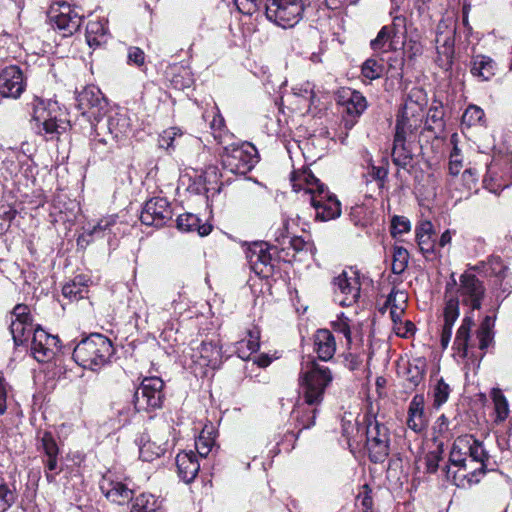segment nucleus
I'll list each match as a JSON object with an SVG mask.
<instances>
[{
  "mask_svg": "<svg viewBox=\"0 0 512 512\" xmlns=\"http://www.w3.org/2000/svg\"><path fill=\"white\" fill-rule=\"evenodd\" d=\"M251 269L261 277H268L273 272L272 256L266 243L255 242L246 252Z\"/></svg>",
  "mask_w": 512,
  "mask_h": 512,
  "instance_id": "obj_21",
  "label": "nucleus"
},
{
  "mask_svg": "<svg viewBox=\"0 0 512 512\" xmlns=\"http://www.w3.org/2000/svg\"><path fill=\"white\" fill-rule=\"evenodd\" d=\"M45 463V475L48 482L55 481V475L57 474L56 470L58 468V456L47 457L44 461Z\"/></svg>",
  "mask_w": 512,
  "mask_h": 512,
  "instance_id": "obj_61",
  "label": "nucleus"
},
{
  "mask_svg": "<svg viewBox=\"0 0 512 512\" xmlns=\"http://www.w3.org/2000/svg\"><path fill=\"white\" fill-rule=\"evenodd\" d=\"M497 71L496 62L487 55H473L470 62L471 74L481 81L490 80Z\"/></svg>",
  "mask_w": 512,
  "mask_h": 512,
  "instance_id": "obj_26",
  "label": "nucleus"
},
{
  "mask_svg": "<svg viewBox=\"0 0 512 512\" xmlns=\"http://www.w3.org/2000/svg\"><path fill=\"white\" fill-rule=\"evenodd\" d=\"M16 499L15 492L0 480V512H5Z\"/></svg>",
  "mask_w": 512,
  "mask_h": 512,
  "instance_id": "obj_53",
  "label": "nucleus"
},
{
  "mask_svg": "<svg viewBox=\"0 0 512 512\" xmlns=\"http://www.w3.org/2000/svg\"><path fill=\"white\" fill-rule=\"evenodd\" d=\"M41 447L46 457L58 456V445L50 432H44L41 437Z\"/></svg>",
  "mask_w": 512,
  "mask_h": 512,
  "instance_id": "obj_55",
  "label": "nucleus"
},
{
  "mask_svg": "<svg viewBox=\"0 0 512 512\" xmlns=\"http://www.w3.org/2000/svg\"><path fill=\"white\" fill-rule=\"evenodd\" d=\"M213 445L214 439L209 435H205L204 431H202L195 440L196 451L201 457H206L210 453Z\"/></svg>",
  "mask_w": 512,
  "mask_h": 512,
  "instance_id": "obj_56",
  "label": "nucleus"
},
{
  "mask_svg": "<svg viewBox=\"0 0 512 512\" xmlns=\"http://www.w3.org/2000/svg\"><path fill=\"white\" fill-rule=\"evenodd\" d=\"M299 180L304 182V187L291 179L293 190L298 192L304 190L309 196L310 203L315 209L316 218L321 221L336 219L341 215V204L335 195H332L325 184L315 177L310 171H303Z\"/></svg>",
  "mask_w": 512,
  "mask_h": 512,
  "instance_id": "obj_4",
  "label": "nucleus"
},
{
  "mask_svg": "<svg viewBox=\"0 0 512 512\" xmlns=\"http://www.w3.org/2000/svg\"><path fill=\"white\" fill-rule=\"evenodd\" d=\"M457 286L454 274L451 282L445 288V306L443 309L444 323L441 330L440 342L443 349H446L452 337L454 323L460 315L459 303L468 306L471 310H479L482 306L486 288L483 282L473 273L466 271L459 277V284L456 295L452 290Z\"/></svg>",
  "mask_w": 512,
  "mask_h": 512,
  "instance_id": "obj_3",
  "label": "nucleus"
},
{
  "mask_svg": "<svg viewBox=\"0 0 512 512\" xmlns=\"http://www.w3.org/2000/svg\"><path fill=\"white\" fill-rule=\"evenodd\" d=\"M177 228L183 232L196 231L200 236H206L211 232V226L201 224L200 218L192 213L181 214L177 217Z\"/></svg>",
  "mask_w": 512,
  "mask_h": 512,
  "instance_id": "obj_33",
  "label": "nucleus"
},
{
  "mask_svg": "<svg viewBox=\"0 0 512 512\" xmlns=\"http://www.w3.org/2000/svg\"><path fill=\"white\" fill-rule=\"evenodd\" d=\"M431 396L433 398V407L435 409H439L442 405H444L450 396L451 388L445 380L440 377L435 380H431Z\"/></svg>",
  "mask_w": 512,
  "mask_h": 512,
  "instance_id": "obj_36",
  "label": "nucleus"
},
{
  "mask_svg": "<svg viewBox=\"0 0 512 512\" xmlns=\"http://www.w3.org/2000/svg\"><path fill=\"white\" fill-rule=\"evenodd\" d=\"M176 466L179 477L185 483H191L200 469V464L193 451L179 453L176 456Z\"/></svg>",
  "mask_w": 512,
  "mask_h": 512,
  "instance_id": "obj_25",
  "label": "nucleus"
},
{
  "mask_svg": "<svg viewBox=\"0 0 512 512\" xmlns=\"http://www.w3.org/2000/svg\"><path fill=\"white\" fill-rule=\"evenodd\" d=\"M117 223L116 215H108L101 218L96 225L88 228V235H95L96 237L105 236L106 232H111V229Z\"/></svg>",
  "mask_w": 512,
  "mask_h": 512,
  "instance_id": "obj_46",
  "label": "nucleus"
},
{
  "mask_svg": "<svg viewBox=\"0 0 512 512\" xmlns=\"http://www.w3.org/2000/svg\"><path fill=\"white\" fill-rule=\"evenodd\" d=\"M477 338L479 340V348L481 350L487 349L493 341V331L479 330L477 331Z\"/></svg>",
  "mask_w": 512,
  "mask_h": 512,
  "instance_id": "obj_64",
  "label": "nucleus"
},
{
  "mask_svg": "<svg viewBox=\"0 0 512 512\" xmlns=\"http://www.w3.org/2000/svg\"><path fill=\"white\" fill-rule=\"evenodd\" d=\"M435 43L441 66L450 69L455 52V34L436 35Z\"/></svg>",
  "mask_w": 512,
  "mask_h": 512,
  "instance_id": "obj_30",
  "label": "nucleus"
},
{
  "mask_svg": "<svg viewBox=\"0 0 512 512\" xmlns=\"http://www.w3.org/2000/svg\"><path fill=\"white\" fill-rule=\"evenodd\" d=\"M114 352L113 343L108 337L92 333L75 346L73 359L84 369L99 371L110 363Z\"/></svg>",
  "mask_w": 512,
  "mask_h": 512,
  "instance_id": "obj_5",
  "label": "nucleus"
},
{
  "mask_svg": "<svg viewBox=\"0 0 512 512\" xmlns=\"http://www.w3.org/2000/svg\"><path fill=\"white\" fill-rule=\"evenodd\" d=\"M428 425L425 413V399L423 394H416L409 403L407 426L414 432L420 433Z\"/></svg>",
  "mask_w": 512,
  "mask_h": 512,
  "instance_id": "obj_23",
  "label": "nucleus"
},
{
  "mask_svg": "<svg viewBox=\"0 0 512 512\" xmlns=\"http://www.w3.org/2000/svg\"><path fill=\"white\" fill-rule=\"evenodd\" d=\"M457 21L453 16H444L436 27V35L456 34Z\"/></svg>",
  "mask_w": 512,
  "mask_h": 512,
  "instance_id": "obj_57",
  "label": "nucleus"
},
{
  "mask_svg": "<svg viewBox=\"0 0 512 512\" xmlns=\"http://www.w3.org/2000/svg\"><path fill=\"white\" fill-rule=\"evenodd\" d=\"M491 396L496 412V422H503L509 415V405L507 399L500 389H493Z\"/></svg>",
  "mask_w": 512,
  "mask_h": 512,
  "instance_id": "obj_43",
  "label": "nucleus"
},
{
  "mask_svg": "<svg viewBox=\"0 0 512 512\" xmlns=\"http://www.w3.org/2000/svg\"><path fill=\"white\" fill-rule=\"evenodd\" d=\"M366 448L373 463H383L390 453L389 429L375 416L367 419Z\"/></svg>",
  "mask_w": 512,
  "mask_h": 512,
  "instance_id": "obj_10",
  "label": "nucleus"
},
{
  "mask_svg": "<svg viewBox=\"0 0 512 512\" xmlns=\"http://www.w3.org/2000/svg\"><path fill=\"white\" fill-rule=\"evenodd\" d=\"M76 107L91 125L108 112V102L96 86H87L77 94Z\"/></svg>",
  "mask_w": 512,
  "mask_h": 512,
  "instance_id": "obj_14",
  "label": "nucleus"
},
{
  "mask_svg": "<svg viewBox=\"0 0 512 512\" xmlns=\"http://www.w3.org/2000/svg\"><path fill=\"white\" fill-rule=\"evenodd\" d=\"M315 351L318 358L323 361L330 360L336 351L335 338L327 329H320L315 334Z\"/></svg>",
  "mask_w": 512,
  "mask_h": 512,
  "instance_id": "obj_29",
  "label": "nucleus"
},
{
  "mask_svg": "<svg viewBox=\"0 0 512 512\" xmlns=\"http://www.w3.org/2000/svg\"><path fill=\"white\" fill-rule=\"evenodd\" d=\"M407 294L403 291L393 288L389 293L384 308L389 307L390 310H396V307L406 309Z\"/></svg>",
  "mask_w": 512,
  "mask_h": 512,
  "instance_id": "obj_49",
  "label": "nucleus"
},
{
  "mask_svg": "<svg viewBox=\"0 0 512 512\" xmlns=\"http://www.w3.org/2000/svg\"><path fill=\"white\" fill-rule=\"evenodd\" d=\"M50 25L64 37L73 35L81 27L83 16L79 8L67 2H55L48 11Z\"/></svg>",
  "mask_w": 512,
  "mask_h": 512,
  "instance_id": "obj_11",
  "label": "nucleus"
},
{
  "mask_svg": "<svg viewBox=\"0 0 512 512\" xmlns=\"http://www.w3.org/2000/svg\"><path fill=\"white\" fill-rule=\"evenodd\" d=\"M303 0H266V18L284 29L294 27L303 17Z\"/></svg>",
  "mask_w": 512,
  "mask_h": 512,
  "instance_id": "obj_9",
  "label": "nucleus"
},
{
  "mask_svg": "<svg viewBox=\"0 0 512 512\" xmlns=\"http://www.w3.org/2000/svg\"><path fill=\"white\" fill-rule=\"evenodd\" d=\"M413 143L414 141L394 136L392 160L396 166L406 168L410 165L413 160Z\"/></svg>",
  "mask_w": 512,
  "mask_h": 512,
  "instance_id": "obj_31",
  "label": "nucleus"
},
{
  "mask_svg": "<svg viewBox=\"0 0 512 512\" xmlns=\"http://www.w3.org/2000/svg\"><path fill=\"white\" fill-rule=\"evenodd\" d=\"M239 12L245 15H252L258 10V0H234Z\"/></svg>",
  "mask_w": 512,
  "mask_h": 512,
  "instance_id": "obj_59",
  "label": "nucleus"
},
{
  "mask_svg": "<svg viewBox=\"0 0 512 512\" xmlns=\"http://www.w3.org/2000/svg\"><path fill=\"white\" fill-rule=\"evenodd\" d=\"M407 19L403 15L393 17V21L389 25H384L389 29L390 34L397 40L400 36H405Z\"/></svg>",
  "mask_w": 512,
  "mask_h": 512,
  "instance_id": "obj_54",
  "label": "nucleus"
},
{
  "mask_svg": "<svg viewBox=\"0 0 512 512\" xmlns=\"http://www.w3.org/2000/svg\"><path fill=\"white\" fill-rule=\"evenodd\" d=\"M230 141L227 140L226 144H221L223 147L221 153L223 169L235 175H246L258 162L257 150L249 142Z\"/></svg>",
  "mask_w": 512,
  "mask_h": 512,
  "instance_id": "obj_7",
  "label": "nucleus"
},
{
  "mask_svg": "<svg viewBox=\"0 0 512 512\" xmlns=\"http://www.w3.org/2000/svg\"><path fill=\"white\" fill-rule=\"evenodd\" d=\"M332 380L327 366L319 364L311 356L303 357L298 376V400L290 413L291 424L298 432L314 426L319 406Z\"/></svg>",
  "mask_w": 512,
  "mask_h": 512,
  "instance_id": "obj_1",
  "label": "nucleus"
},
{
  "mask_svg": "<svg viewBox=\"0 0 512 512\" xmlns=\"http://www.w3.org/2000/svg\"><path fill=\"white\" fill-rule=\"evenodd\" d=\"M160 502L149 493H142L137 496L131 506L130 512H159Z\"/></svg>",
  "mask_w": 512,
  "mask_h": 512,
  "instance_id": "obj_37",
  "label": "nucleus"
},
{
  "mask_svg": "<svg viewBox=\"0 0 512 512\" xmlns=\"http://www.w3.org/2000/svg\"><path fill=\"white\" fill-rule=\"evenodd\" d=\"M273 237L275 242H277L283 250L286 249V242L289 237V219L287 217H283L281 221V225L277 228H273Z\"/></svg>",
  "mask_w": 512,
  "mask_h": 512,
  "instance_id": "obj_51",
  "label": "nucleus"
},
{
  "mask_svg": "<svg viewBox=\"0 0 512 512\" xmlns=\"http://www.w3.org/2000/svg\"><path fill=\"white\" fill-rule=\"evenodd\" d=\"M333 286L335 301L341 306L353 305L360 296L358 279L355 276H348L345 271L334 278Z\"/></svg>",
  "mask_w": 512,
  "mask_h": 512,
  "instance_id": "obj_20",
  "label": "nucleus"
},
{
  "mask_svg": "<svg viewBox=\"0 0 512 512\" xmlns=\"http://www.w3.org/2000/svg\"><path fill=\"white\" fill-rule=\"evenodd\" d=\"M306 247L309 249L311 245L298 236L290 237L286 242V249L292 248L295 252L303 251Z\"/></svg>",
  "mask_w": 512,
  "mask_h": 512,
  "instance_id": "obj_63",
  "label": "nucleus"
},
{
  "mask_svg": "<svg viewBox=\"0 0 512 512\" xmlns=\"http://www.w3.org/2000/svg\"><path fill=\"white\" fill-rule=\"evenodd\" d=\"M31 105L32 117L39 134L52 140L66 131L69 125L66 109L61 107L58 101L36 96Z\"/></svg>",
  "mask_w": 512,
  "mask_h": 512,
  "instance_id": "obj_6",
  "label": "nucleus"
},
{
  "mask_svg": "<svg viewBox=\"0 0 512 512\" xmlns=\"http://www.w3.org/2000/svg\"><path fill=\"white\" fill-rule=\"evenodd\" d=\"M210 128L214 139L219 144H226L227 140H232L233 135L225 130L224 118L218 112H212Z\"/></svg>",
  "mask_w": 512,
  "mask_h": 512,
  "instance_id": "obj_41",
  "label": "nucleus"
},
{
  "mask_svg": "<svg viewBox=\"0 0 512 512\" xmlns=\"http://www.w3.org/2000/svg\"><path fill=\"white\" fill-rule=\"evenodd\" d=\"M397 45L396 39L390 34L387 27H382L375 39L371 40L370 46L375 52H386L395 50Z\"/></svg>",
  "mask_w": 512,
  "mask_h": 512,
  "instance_id": "obj_38",
  "label": "nucleus"
},
{
  "mask_svg": "<svg viewBox=\"0 0 512 512\" xmlns=\"http://www.w3.org/2000/svg\"><path fill=\"white\" fill-rule=\"evenodd\" d=\"M332 327L335 332L342 334L345 337L348 345L351 344V327L348 317L344 316V314H341L338 316L337 320L332 322Z\"/></svg>",
  "mask_w": 512,
  "mask_h": 512,
  "instance_id": "obj_52",
  "label": "nucleus"
},
{
  "mask_svg": "<svg viewBox=\"0 0 512 512\" xmlns=\"http://www.w3.org/2000/svg\"><path fill=\"white\" fill-rule=\"evenodd\" d=\"M26 78L17 65H8L0 69V96L7 99H19L26 90Z\"/></svg>",
  "mask_w": 512,
  "mask_h": 512,
  "instance_id": "obj_16",
  "label": "nucleus"
},
{
  "mask_svg": "<svg viewBox=\"0 0 512 512\" xmlns=\"http://www.w3.org/2000/svg\"><path fill=\"white\" fill-rule=\"evenodd\" d=\"M499 166L497 163H491L488 166L487 174L483 180L485 188L493 193L503 190L510 185V180L498 175Z\"/></svg>",
  "mask_w": 512,
  "mask_h": 512,
  "instance_id": "obj_35",
  "label": "nucleus"
},
{
  "mask_svg": "<svg viewBox=\"0 0 512 512\" xmlns=\"http://www.w3.org/2000/svg\"><path fill=\"white\" fill-rule=\"evenodd\" d=\"M415 233L417 244L424 255L433 254L436 252L434 227L430 221H421L417 225Z\"/></svg>",
  "mask_w": 512,
  "mask_h": 512,
  "instance_id": "obj_27",
  "label": "nucleus"
},
{
  "mask_svg": "<svg viewBox=\"0 0 512 512\" xmlns=\"http://www.w3.org/2000/svg\"><path fill=\"white\" fill-rule=\"evenodd\" d=\"M200 366L216 369L222 362L221 348L216 343L203 341L192 355Z\"/></svg>",
  "mask_w": 512,
  "mask_h": 512,
  "instance_id": "obj_24",
  "label": "nucleus"
},
{
  "mask_svg": "<svg viewBox=\"0 0 512 512\" xmlns=\"http://www.w3.org/2000/svg\"><path fill=\"white\" fill-rule=\"evenodd\" d=\"M449 462L450 465L445 467L446 477L460 488L478 483L487 470L494 469L495 464L483 443L468 434L455 439Z\"/></svg>",
  "mask_w": 512,
  "mask_h": 512,
  "instance_id": "obj_2",
  "label": "nucleus"
},
{
  "mask_svg": "<svg viewBox=\"0 0 512 512\" xmlns=\"http://www.w3.org/2000/svg\"><path fill=\"white\" fill-rule=\"evenodd\" d=\"M337 103L342 107L343 123L351 129L367 109V100L359 91L342 88L337 94Z\"/></svg>",
  "mask_w": 512,
  "mask_h": 512,
  "instance_id": "obj_15",
  "label": "nucleus"
},
{
  "mask_svg": "<svg viewBox=\"0 0 512 512\" xmlns=\"http://www.w3.org/2000/svg\"><path fill=\"white\" fill-rule=\"evenodd\" d=\"M85 37L87 44L92 48L107 43L109 39L107 21L104 19L90 20L86 26Z\"/></svg>",
  "mask_w": 512,
  "mask_h": 512,
  "instance_id": "obj_28",
  "label": "nucleus"
},
{
  "mask_svg": "<svg viewBox=\"0 0 512 512\" xmlns=\"http://www.w3.org/2000/svg\"><path fill=\"white\" fill-rule=\"evenodd\" d=\"M422 122L421 106L412 100H407L397 114L394 136L415 141Z\"/></svg>",
  "mask_w": 512,
  "mask_h": 512,
  "instance_id": "obj_12",
  "label": "nucleus"
},
{
  "mask_svg": "<svg viewBox=\"0 0 512 512\" xmlns=\"http://www.w3.org/2000/svg\"><path fill=\"white\" fill-rule=\"evenodd\" d=\"M484 115V111L480 107L476 105H470L462 115V123L466 124L467 126L476 125L477 123L481 122Z\"/></svg>",
  "mask_w": 512,
  "mask_h": 512,
  "instance_id": "obj_50",
  "label": "nucleus"
},
{
  "mask_svg": "<svg viewBox=\"0 0 512 512\" xmlns=\"http://www.w3.org/2000/svg\"><path fill=\"white\" fill-rule=\"evenodd\" d=\"M59 339L41 327H36L31 341V354L40 363L51 361L59 350Z\"/></svg>",
  "mask_w": 512,
  "mask_h": 512,
  "instance_id": "obj_18",
  "label": "nucleus"
},
{
  "mask_svg": "<svg viewBox=\"0 0 512 512\" xmlns=\"http://www.w3.org/2000/svg\"><path fill=\"white\" fill-rule=\"evenodd\" d=\"M104 117L102 116L92 125L95 148L98 145H109L111 148L113 143L125 140L131 131L130 119L126 114L111 112L106 118Z\"/></svg>",
  "mask_w": 512,
  "mask_h": 512,
  "instance_id": "obj_8",
  "label": "nucleus"
},
{
  "mask_svg": "<svg viewBox=\"0 0 512 512\" xmlns=\"http://www.w3.org/2000/svg\"><path fill=\"white\" fill-rule=\"evenodd\" d=\"M176 135H177L176 128H171L169 130L164 131V133L160 136L159 146L166 150L174 148L175 141H176Z\"/></svg>",
  "mask_w": 512,
  "mask_h": 512,
  "instance_id": "obj_60",
  "label": "nucleus"
},
{
  "mask_svg": "<svg viewBox=\"0 0 512 512\" xmlns=\"http://www.w3.org/2000/svg\"><path fill=\"white\" fill-rule=\"evenodd\" d=\"M85 293H87L86 285L77 278L66 283L62 288V295L69 300L82 299Z\"/></svg>",
  "mask_w": 512,
  "mask_h": 512,
  "instance_id": "obj_45",
  "label": "nucleus"
},
{
  "mask_svg": "<svg viewBox=\"0 0 512 512\" xmlns=\"http://www.w3.org/2000/svg\"><path fill=\"white\" fill-rule=\"evenodd\" d=\"M164 382L161 378L145 377L134 394V407L137 411H150L162 406Z\"/></svg>",
  "mask_w": 512,
  "mask_h": 512,
  "instance_id": "obj_13",
  "label": "nucleus"
},
{
  "mask_svg": "<svg viewBox=\"0 0 512 512\" xmlns=\"http://www.w3.org/2000/svg\"><path fill=\"white\" fill-rule=\"evenodd\" d=\"M474 325V321L471 316H465L461 322L460 327L456 332L454 340V348L461 353L463 357L467 356V350L470 341V332Z\"/></svg>",
  "mask_w": 512,
  "mask_h": 512,
  "instance_id": "obj_34",
  "label": "nucleus"
},
{
  "mask_svg": "<svg viewBox=\"0 0 512 512\" xmlns=\"http://www.w3.org/2000/svg\"><path fill=\"white\" fill-rule=\"evenodd\" d=\"M145 54L138 47H130L128 50V62L130 64H135L137 66H141L144 64Z\"/></svg>",
  "mask_w": 512,
  "mask_h": 512,
  "instance_id": "obj_62",
  "label": "nucleus"
},
{
  "mask_svg": "<svg viewBox=\"0 0 512 512\" xmlns=\"http://www.w3.org/2000/svg\"><path fill=\"white\" fill-rule=\"evenodd\" d=\"M411 229V223L404 216H394L391 220V234L395 237L397 234L407 233Z\"/></svg>",
  "mask_w": 512,
  "mask_h": 512,
  "instance_id": "obj_58",
  "label": "nucleus"
},
{
  "mask_svg": "<svg viewBox=\"0 0 512 512\" xmlns=\"http://www.w3.org/2000/svg\"><path fill=\"white\" fill-rule=\"evenodd\" d=\"M100 489L107 499L120 505L127 503L133 498V490L127 484L114 481L108 475L103 476L100 482Z\"/></svg>",
  "mask_w": 512,
  "mask_h": 512,
  "instance_id": "obj_22",
  "label": "nucleus"
},
{
  "mask_svg": "<svg viewBox=\"0 0 512 512\" xmlns=\"http://www.w3.org/2000/svg\"><path fill=\"white\" fill-rule=\"evenodd\" d=\"M443 113L438 108L429 109L425 121V129L440 133L444 129Z\"/></svg>",
  "mask_w": 512,
  "mask_h": 512,
  "instance_id": "obj_47",
  "label": "nucleus"
},
{
  "mask_svg": "<svg viewBox=\"0 0 512 512\" xmlns=\"http://www.w3.org/2000/svg\"><path fill=\"white\" fill-rule=\"evenodd\" d=\"M385 66L384 61L380 57H371L368 58L361 67V73L362 75L369 79V80H375L384 74Z\"/></svg>",
  "mask_w": 512,
  "mask_h": 512,
  "instance_id": "obj_40",
  "label": "nucleus"
},
{
  "mask_svg": "<svg viewBox=\"0 0 512 512\" xmlns=\"http://www.w3.org/2000/svg\"><path fill=\"white\" fill-rule=\"evenodd\" d=\"M409 253L404 247H395L393 251L392 272L402 274L408 264Z\"/></svg>",
  "mask_w": 512,
  "mask_h": 512,
  "instance_id": "obj_48",
  "label": "nucleus"
},
{
  "mask_svg": "<svg viewBox=\"0 0 512 512\" xmlns=\"http://www.w3.org/2000/svg\"><path fill=\"white\" fill-rule=\"evenodd\" d=\"M292 93L295 97L300 99L299 104H301L303 108H309L314 103V86L309 82L293 87Z\"/></svg>",
  "mask_w": 512,
  "mask_h": 512,
  "instance_id": "obj_44",
  "label": "nucleus"
},
{
  "mask_svg": "<svg viewBox=\"0 0 512 512\" xmlns=\"http://www.w3.org/2000/svg\"><path fill=\"white\" fill-rule=\"evenodd\" d=\"M13 319L10 324V332L16 346L26 343L30 336H33L34 328L29 308L26 305L18 304L12 312Z\"/></svg>",
  "mask_w": 512,
  "mask_h": 512,
  "instance_id": "obj_19",
  "label": "nucleus"
},
{
  "mask_svg": "<svg viewBox=\"0 0 512 512\" xmlns=\"http://www.w3.org/2000/svg\"><path fill=\"white\" fill-rule=\"evenodd\" d=\"M167 450V443L158 444L155 441L147 440L139 447V457L142 461L152 462L162 456Z\"/></svg>",
  "mask_w": 512,
  "mask_h": 512,
  "instance_id": "obj_39",
  "label": "nucleus"
},
{
  "mask_svg": "<svg viewBox=\"0 0 512 512\" xmlns=\"http://www.w3.org/2000/svg\"><path fill=\"white\" fill-rule=\"evenodd\" d=\"M425 375V363L417 360L415 363H409L406 369V381L410 388L417 387Z\"/></svg>",
  "mask_w": 512,
  "mask_h": 512,
  "instance_id": "obj_42",
  "label": "nucleus"
},
{
  "mask_svg": "<svg viewBox=\"0 0 512 512\" xmlns=\"http://www.w3.org/2000/svg\"><path fill=\"white\" fill-rule=\"evenodd\" d=\"M173 211L169 201L163 197H154L146 201L140 220L144 225L162 227L172 219Z\"/></svg>",
  "mask_w": 512,
  "mask_h": 512,
  "instance_id": "obj_17",
  "label": "nucleus"
},
{
  "mask_svg": "<svg viewBox=\"0 0 512 512\" xmlns=\"http://www.w3.org/2000/svg\"><path fill=\"white\" fill-rule=\"evenodd\" d=\"M260 347V330L257 327L247 331V336L236 343V353L242 360H249Z\"/></svg>",
  "mask_w": 512,
  "mask_h": 512,
  "instance_id": "obj_32",
  "label": "nucleus"
}]
</instances>
